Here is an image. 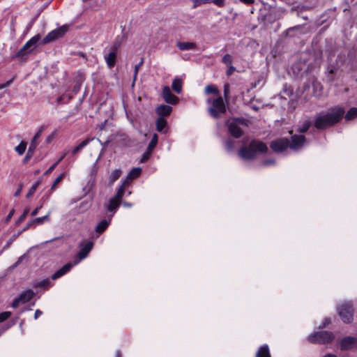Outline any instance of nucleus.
Wrapping results in <instances>:
<instances>
[{
  "mask_svg": "<svg viewBox=\"0 0 357 357\" xmlns=\"http://www.w3.org/2000/svg\"><path fill=\"white\" fill-rule=\"evenodd\" d=\"M344 115V109L342 107L334 106L316 114L313 125L317 130H325L340 123Z\"/></svg>",
  "mask_w": 357,
  "mask_h": 357,
  "instance_id": "obj_1",
  "label": "nucleus"
},
{
  "mask_svg": "<svg viewBox=\"0 0 357 357\" xmlns=\"http://www.w3.org/2000/svg\"><path fill=\"white\" fill-rule=\"evenodd\" d=\"M268 147L265 143L258 139L252 140L248 146H242L238 151V155L243 160H254L257 153H266Z\"/></svg>",
  "mask_w": 357,
  "mask_h": 357,
  "instance_id": "obj_2",
  "label": "nucleus"
},
{
  "mask_svg": "<svg viewBox=\"0 0 357 357\" xmlns=\"http://www.w3.org/2000/svg\"><path fill=\"white\" fill-rule=\"evenodd\" d=\"M335 338L334 333L328 331H319L310 333L307 337V340L314 344H329L332 343Z\"/></svg>",
  "mask_w": 357,
  "mask_h": 357,
  "instance_id": "obj_3",
  "label": "nucleus"
},
{
  "mask_svg": "<svg viewBox=\"0 0 357 357\" xmlns=\"http://www.w3.org/2000/svg\"><path fill=\"white\" fill-rule=\"evenodd\" d=\"M121 45V39L117 37L112 45L107 50H105L104 59L109 69H112L116 65L117 53Z\"/></svg>",
  "mask_w": 357,
  "mask_h": 357,
  "instance_id": "obj_4",
  "label": "nucleus"
},
{
  "mask_svg": "<svg viewBox=\"0 0 357 357\" xmlns=\"http://www.w3.org/2000/svg\"><path fill=\"white\" fill-rule=\"evenodd\" d=\"M248 121L244 118H234L231 121H227L229 133L235 138H240L243 135V130L240 126H248Z\"/></svg>",
  "mask_w": 357,
  "mask_h": 357,
  "instance_id": "obj_5",
  "label": "nucleus"
},
{
  "mask_svg": "<svg viewBox=\"0 0 357 357\" xmlns=\"http://www.w3.org/2000/svg\"><path fill=\"white\" fill-rule=\"evenodd\" d=\"M337 313L345 324H349L354 319V307L351 302H344L337 307Z\"/></svg>",
  "mask_w": 357,
  "mask_h": 357,
  "instance_id": "obj_6",
  "label": "nucleus"
},
{
  "mask_svg": "<svg viewBox=\"0 0 357 357\" xmlns=\"http://www.w3.org/2000/svg\"><path fill=\"white\" fill-rule=\"evenodd\" d=\"M208 112L213 119H219L221 114L226 112V106L222 97L213 100L212 106L208 108Z\"/></svg>",
  "mask_w": 357,
  "mask_h": 357,
  "instance_id": "obj_7",
  "label": "nucleus"
},
{
  "mask_svg": "<svg viewBox=\"0 0 357 357\" xmlns=\"http://www.w3.org/2000/svg\"><path fill=\"white\" fill-rule=\"evenodd\" d=\"M68 31V25H63L56 29L52 30L48 33L45 37L43 38L42 44H47L63 37Z\"/></svg>",
  "mask_w": 357,
  "mask_h": 357,
  "instance_id": "obj_8",
  "label": "nucleus"
},
{
  "mask_svg": "<svg viewBox=\"0 0 357 357\" xmlns=\"http://www.w3.org/2000/svg\"><path fill=\"white\" fill-rule=\"evenodd\" d=\"M40 37V35L38 34L33 37H32L30 40H29L23 47L17 52L16 57H20L24 56L26 53L32 51L36 46V44L39 41Z\"/></svg>",
  "mask_w": 357,
  "mask_h": 357,
  "instance_id": "obj_9",
  "label": "nucleus"
},
{
  "mask_svg": "<svg viewBox=\"0 0 357 357\" xmlns=\"http://www.w3.org/2000/svg\"><path fill=\"white\" fill-rule=\"evenodd\" d=\"M41 133H42V130H40L39 131H38L36 132V134L33 137V139L31 142V144L29 145V147L28 149L27 153L23 159L24 163H27L29 161V160L32 158V156L36 151V149L38 144V142L37 140L40 137Z\"/></svg>",
  "mask_w": 357,
  "mask_h": 357,
  "instance_id": "obj_10",
  "label": "nucleus"
},
{
  "mask_svg": "<svg viewBox=\"0 0 357 357\" xmlns=\"http://www.w3.org/2000/svg\"><path fill=\"white\" fill-rule=\"evenodd\" d=\"M289 146V140L286 138H280L271 142L270 146L272 150L277 153H280L286 150Z\"/></svg>",
  "mask_w": 357,
  "mask_h": 357,
  "instance_id": "obj_11",
  "label": "nucleus"
},
{
  "mask_svg": "<svg viewBox=\"0 0 357 357\" xmlns=\"http://www.w3.org/2000/svg\"><path fill=\"white\" fill-rule=\"evenodd\" d=\"M340 346L342 351H348L357 348V337L347 336L343 337L340 342Z\"/></svg>",
  "mask_w": 357,
  "mask_h": 357,
  "instance_id": "obj_12",
  "label": "nucleus"
},
{
  "mask_svg": "<svg viewBox=\"0 0 357 357\" xmlns=\"http://www.w3.org/2000/svg\"><path fill=\"white\" fill-rule=\"evenodd\" d=\"M305 141L306 138L304 135H293L291 137L289 147L292 150H299L303 146Z\"/></svg>",
  "mask_w": 357,
  "mask_h": 357,
  "instance_id": "obj_13",
  "label": "nucleus"
},
{
  "mask_svg": "<svg viewBox=\"0 0 357 357\" xmlns=\"http://www.w3.org/2000/svg\"><path fill=\"white\" fill-rule=\"evenodd\" d=\"M162 96L165 101L171 105H176L179 98L174 95L168 86H165L162 90Z\"/></svg>",
  "mask_w": 357,
  "mask_h": 357,
  "instance_id": "obj_14",
  "label": "nucleus"
},
{
  "mask_svg": "<svg viewBox=\"0 0 357 357\" xmlns=\"http://www.w3.org/2000/svg\"><path fill=\"white\" fill-rule=\"evenodd\" d=\"M121 203V200L116 199V197H113L109 200L107 204H105V207L106 210L108 212L112 213V214L109 217L112 218V216L114 215L116 210L119 207Z\"/></svg>",
  "mask_w": 357,
  "mask_h": 357,
  "instance_id": "obj_15",
  "label": "nucleus"
},
{
  "mask_svg": "<svg viewBox=\"0 0 357 357\" xmlns=\"http://www.w3.org/2000/svg\"><path fill=\"white\" fill-rule=\"evenodd\" d=\"M50 212H48L47 215L43 217L36 218L31 220L25 226V229L35 228L36 225H43L45 222V221H48L50 220Z\"/></svg>",
  "mask_w": 357,
  "mask_h": 357,
  "instance_id": "obj_16",
  "label": "nucleus"
},
{
  "mask_svg": "<svg viewBox=\"0 0 357 357\" xmlns=\"http://www.w3.org/2000/svg\"><path fill=\"white\" fill-rule=\"evenodd\" d=\"M93 247V243L92 241H88L85 243L79 250L77 253V257L79 259H84L87 257L90 251Z\"/></svg>",
  "mask_w": 357,
  "mask_h": 357,
  "instance_id": "obj_17",
  "label": "nucleus"
},
{
  "mask_svg": "<svg viewBox=\"0 0 357 357\" xmlns=\"http://www.w3.org/2000/svg\"><path fill=\"white\" fill-rule=\"evenodd\" d=\"M72 268L73 264L70 262L67 263L63 267L57 270L54 274L52 275V280H54L61 278V276L67 273L68 271H70Z\"/></svg>",
  "mask_w": 357,
  "mask_h": 357,
  "instance_id": "obj_18",
  "label": "nucleus"
},
{
  "mask_svg": "<svg viewBox=\"0 0 357 357\" xmlns=\"http://www.w3.org/2000/svg\"><path fill=\"white\" fill-rule=\"evenodd\" d=\"M172 111V107L167 105H160L155 109L157 114L159 115L160 117L162 118L168 116L171 114Z\"/></svg>",
  "mask_w": 357,
  "mask_h": 357,
  "instance_id": "obj_19",
  "label": "nucleus"
},
{
  "mask_svg": "<svg viewBox=\"0 0 357 357\" xmlns=\"http://www.w3.org/2000/svg\"><path fill=\"white\" fill-rule=\"evenodd\" d=\"M112 221V218L108 217L107 219H104L101 220L96 227L95 231L96 233L100 234L103 233L110 225Z\"/></svg>",
  "mask_w": 357,
  "mask_h": 357,
  "instance_id": "obj_20",
  "label": "nucleus"
},
{
  "mask_svg": "<svg viewBox=\"0 0 357 357\" xmlns=\"http://www.w3.org/2000/svg\"><path fill=\"white\" fill-rule=\"evenodd\" d=\"M35 296V293L32 289H28L24 291L19 295V299H20L22 303H26L31 301Z\"/></svg>",
  "mask_w": 357,
  "mask_h": 357,
  "instance_id": "obj_21",
  "label": "nucleus"
},
{
  "mask_svg": "<svg viewBox=\"0 0 357 357\" xmlns=\"http://www.w3.org/2000/svg\"><path fill=\"white\" fill-rule=\"evenodd\" d=\"M156 130L161 133H166L167 131V121L165 118L159 117L156 120Z\"/></svg>",
  "mask_w": 357,
  "mask_h": 357,
  "instance_id": "obj_22",
  "label": "nucleus"
},
{
  "mask_svg": "<svg viewBox=\"0 0 357 357\" xmlns=\"http://www.w3.org/2000/svg\"><path fill=\"white\" fill-rule=\"evenodd\" d=\"M27 229H25V227L20 231H19L17 234H13L11 238L7 241V243L4 245V246L2 248V250L1 251V253H2L4 250H8L12 243L25 231Z\"/></svg>",
  "mask_w": 357,
  "mask_h": 357,
  "instance_id": "obj_23",
  "label": "nucleus"
},
{
  "mask_svg": "<svg viewBox=\"0 0 357 357\" xmlns=\"http://www.w3.org/2000/svg\"><path fill=\"white\" fill-rule=\"evenodd\" d=\"M176 47L181 51L194 50L197 45L195 43L191 42H178Z\"/></svg>",
  "mask_w": 357,
  "mask_h": 357,
  "instance_id": "obj_24",
  "label": "nucleus"
},
{
  "mask_svg": "<svg viewBox=\"0 0 357 357\" xmlns=\"http://www.w3.org/2000/svg\"><path fill=\"white\" fill-rule=\"evenodd\" d=\"M183 82L181 78L176 77L173 79L172 83V89L178 94L182 92Z\"/></svg>",
  "mask_w": 357,
  "mask_h": 357,
  "instance_id": "obj_25",
  "label": "nucleus"
},
{
  "mask_svg": "<svg viewBox=\"0 0 357 357\" xmlns=\"http://www.w3.org/2000/svg\"><path fill=\"white\" fill-rule=\"evenodd\" d=\"M255 357H271L268 346L267 344L261 346L257 350Z\"/></svg>",
  "mask_w": 357,
  "mask_h": 357,
  "instance_id": "obj_26",
  "label": "nucleus"
},
{
  "mask_svg": "<svg viewBox=\"0 0 357 357\" xmlns=\"http://www.w3.org/2000/svg\"><path fill=\"white\" fill-rule=\"evenodd\" d=\"M93 138L87 137L84 140H83L81 143H79L74 149L72 151V154L75 155L81 150H82L85 146H86L91 141Z\"/></svg>",
  "mask_w": 357,
  "mask_h": 357,
  "instance_id": "obj_27",
  "label": "nucleus"
},
{
  "mask_svg": "<svg viewBox=\"0 0 357 357\" xmlns=\"http://www.w3.org/2000/svg\"><path fill=\"white\" fill-rule=\"evenodd\" d=\"M128 183L126 181L122 182L121 185L118 188L116 195L114 196L116 199H118L121 201L122 197L125 193V188L126 185H128Z\"/></svg>",
  "mask_w": 357,
  "mask_h": 357,
  "instance_id": "obj_28",
  "label": "nucleus"
},
{
  "mask_svg": "<svg viewBox=\"0 0 357 357\" xmlns=\"http://www.w3.org/2000/svg\"><path fill=\"white\" fill-rule=\"evenodd\" d=\"M344 119L347 121H351L357 117V107H351L346 114Z\"/></svg>",
  "mask_w": 357,
  "mask_h": 357,
  "instance_id": "obj_29",
  "label": "nucleus"
},
{
  "mask_svg": "<svg viewBox=\"0 0 357 357\" xmlns=\"http://www.w3.org/2000/svg\"><path fill=\"white\" fill-rule=\"evenodd\" d=\"M312 124V123L311 121L305 120L303 122H302L301 126H299L298 131L300 133H305L309 130V128L311 127Z\"/></svg>",
  "mask_w": 357,
  "mask_h": 357,
  "instance_id": "obj_30",
  "label": "nucleus"
},
{
  "mask_svg": "<svg viewBox=\"0 0 357 357\" xmlns=\"http://www.w3.org/2000/svg\"><path fill=\"white\" fill-rule=\"evenodd\" d=\"M225 148L227 152H231L235 148V141L231 138H227L225 141Z\"/></svg>",
  "mask_w": 357,
  "mask_h": 357,
  "instance_id": "obj_31",
  "label": "nucleus"
},
{
  "mask_svg": "<svg viewBox=\"0 0 357 357\" xmlns=\"http://www.w3.org/2000/svg\"><path fill=\"white\" fill-rule=\"evenodd\" d=\"M122 173V171L119 169L113 170L109 176V182L114 183L119 178Z\"/></svg>",
  "mask_w": 357,
  "mask_h": 357,
  "instance_id": "obj_32",
  "label": "nucleus"
},
{
  "mask_svg": "<svg viewBox=\"0 0 357 357\" xmlns=\"http://www.w3.org/2000/svg\"><path fill=\"white\" fill-rule=\"evenodd\" d=\"M27 143L24 141H22L15 148V151L19 154L22 155L26 151Z\"/></svg>",
  "mask_w": 357,
  "mask_h": 357,
  "instance_id": "obj_33",
  "label": "nucleus"
},
{
  "mask_svg": "<svg viewBox=\"0 0 357 357\" xmlns=\"http://www.w3.org/2000/svg\"><path fill=\"white\" fill-rule=\"evenodd\" d=\"M158 139V135L156 133H154L152 136V139H151V142H149L146 149L153 151V149L157 146Z\"/></svg>",
  "mask_w": 357,
  "mask_h": 357,
  "instance_id": "obj_34",
  "label": "nucleus"
},
{
  "mask_svg": "<svg viewBox=\"0 0 357 357\" xmlns=\"http://www.w3.org/2000/svg\"><path fill=\"white\" fill-rule=\"evenodd\" d=\"M40 183V180H38L32 185V186L31 187V188L29 189V192H27V194L26 195V198L31 197L35 193V192L36 191Z\"/></svg>",
  "mask_w": 357,
  "mask_h": 357,
  "instance_id": "obj_35",
  "label": "nucleus"
},
{
  "mask_svg": "<svg viewBox=\"0 0 357 357\" xmlns=\"http://www.w3.org/2000/svg\"><path fill=\"white\" fill-rule=\"evenodd\" d=\"M142 169L139 167L133 168L128 174V178L134 179L137 178L141 174Z\"/></svg>",
  "mask_w": 357,
  "mask_h": 357,
  "instance_id": "obj_36",
  "label": "nucleus"
},
{
  "mask_svg": "<svg viewBox=\"0 0 357 357\" xmlns=\"http://www.w3.org/2000/svg\"><path fill=\"white\" fill-rule=\"evenodd\" d=\"M205 92L208 94L213 93L215 95L219 94L218 89L214 85H207L205 87Z\"/></svg>",
  "mask_w": 357,
  "mask_h": 357,
  "instance_id": "obj_37",
  "label": "nucleus"
},
{
  "mask_svg": "<svg viewBox=\"0 0 357 357\" xmlns=\"http://www.w3.org/2000/svg\"><path fill=\"white\" fill-rule=\"evenodd\" d=\"M143 63H144V58L142 57L140 59V61L137 64H136L135 66V70H134V73H133L134 81L136 79V78L137 77L139 69L142 66Z\"/></svg>",
  "mask_w": 357,
  "mask_h": 357,
  "instance_id": "obj_38",
  "label": "nucleus"
},
{
  "mask_svg": "<svg viewBox=\"0 0 357 357\" xmlns=\"http://www.w3.org/2000/svg\"><path fill=\"white\" fill-rule=\"evenodd\" d=\"M331 323L330 318L326 317L322 321L321 324L319 326V329L323 331L324 328H326Z\"/></svg>",
  "mask_w": 357,
  "mask_h": 357,
  "instance_id": "obj_39",
  "label": "nucleus"
},
{
  "mask_svg": "<svg viewBox=\"0 0 357 357\" xmlns=\"http://www.w3.org/2000/svg\"><path fill=\"white\" fill-rule=\"evenodd\" d=\"M232 61H233L232 56L229 54H225L222 59V62L226 65L231 64Z\"/></svg>",
  "mask_w": 357,
  "mask_h": 357,
  "instance_id": "obj_40",
  "label": "nucleus"
},
{
  "mask_svg": "<svg viewBox=\"0 0 357 357\" xmlns=\"http://www.w3.org/2000/svg\"><path fill=\"white\" fill-rule=\"evenodd\" d=\"M29 211V209L28 208H26L24 211L23 213L20 216V218H18V220L16 222V225H20L22 222H23L24 220V219L26 218Z\"/></svg>",
  "mask_w": 357,
  "mask_h": 357,
  "instance_id": "obj_41",
  "label": "nucleus"
},
{
  "mask_svg": "<svg viewBox=\"0 0 357 357\" xmlns=\"http://www.w3.org/2000/svg\"><path fill=\"white\" fill-rule=\"evenodd\" d=\"M11 316V312L8 311L0 313V323L6 321Z\"/></svg>",
  "mask_w": 357,
  "mask_h": 357,
  "instance_id": "obj_42",
  "label": "nucleus"
},
{
  "mask_svg": "<svg viewBox=\"0 0 357 357\" xmlns=\"http://www.w3.org/2000/svg\"><path fill=\"white\" fill-rule=\"evenodd\" d=\"M224 96H225V98L226 100V101L228 100L229 99V93H230V86L228 83L225 84L224 85Z\"/></svg>",
  "mask_w": 357,
  "mask_h": 357,
  "instance_id": "obj_43",
  "label": "nucleus"
},
{
  "mask_svg": "<svg viewBox=\"0 0 357 357\" xmlns=\"http://www.w3.org/2000/svg\"><path fill=\"white\" fill-rule=\"evenodd\" d=\"M151 153H152L151 151L146 149V151L143 153L142 157L140 160V162H146L150 158Z\"/></svg>",
  "mask_w": 357,
  "mask_h": 357,
  "instance_id": "obj_44",
  "label": "nucleus"
},
{
  "mask_svg": "<svg viewBox=\"0 0 357 357\" xmlns=\"http://www.w3.org/2000/svg\"><path fill=\"white\" fill-rule=\"evenodd\" d=\"M193 6L192 8H196L197 7L201 6L203 3H210L208 0H192Z\"/></svg>",
  "mask_w": 357,
  "mask_h": 357,
  "instance_id": "obj_45",
  "label": "nucleus"
},
{
  "mask_svg": "<svg viewBox=\"0 0 357 357\" xmlns=\"http://www.w3.org/2000/svg\"><path fill=\"white\" fill-rule=\"evenodd\" d=\"M50 284V282L49 279H45V280H43L38 282L36 284V287H45L49 286Z\"/></svg>",
  "mask_w": 357,
  "mask_h": 357,
  "instance_id": "obj_46",
  "label": "nucleus"
},
{
  "mask_svg": "<svg viewBox=\"0 0 357 357\" xmlns=\"http://www.w3.org/2000/svg\"><path fill=\"white\" fill-rule=\"evenodd\" d=\"M210 3H213L219 7H223L225 5V0H208Z\"/></svg>",
  "mask_w": 357,
  "mask_h": 357,
  "instance_id": "obj_47",
  "label": "nucleus"
},
{
  "mask_svg": "<svg viewBox=\"0 0 357 357\" xmlns=\"http://www.w3.org/2000/svg\"><path fill=\"white\" fill-rule=\"evenodd\" d=\"M63 176V174H61L54 180V181L53 182V183L51 186V190H53L54 189L56 185L62 180Z\"/></svg>",
  "mask_w": 357,
  "mask_h": 357,
  "instance_id": "obj_48",
  "label": "nucleus"
},
{
  "mask_svg": "<svg viewBox=\"0 0 357 357\" xmlns=\"http://www.w3.org/2000/svg\"><path fill=\"white\" fill-rule=\"evenodd\" d=\"M275 164V160L273 159H267V160H264L262 162H261V165L263 166H269V165H273Z\"/></svg>",
  "mask_w": 357,
  "mask_h": 357,
  "instance_id": "obj_49",
  "label": "nucleus"
},
{
  "mask_svg": "<svg viewBox=\"0 0 357 357\" xmlns=\"http://www.w3.org/2000/svg\"><path fill=\"white\" fill-rule=\"evenodd\" d=\"M20 303H22V302L20 299H19V297H17L11 303V307L13 308H17L19 306Z\"/></svg>",
  "mask_w": 357,
  "mask_h": 357,
  "instance_id": "obj_50",
  "label": "nucleus"
},
{
  "mask_svg": "<svg viewBox=\"0 0 357 357\" xmlns=\"http://www.w3.org/2000/svg\"><path fill=\"white\" fill-rule=\"evenodd\" d=\"M228 66V70H227V75L230 76L233 74L234 70H236L235 67H234L231 64L227 65Z\"/></svg>",
  "mask_w": 357,
  "mask_h": 357,
  "instance_id": "obj_51",
  "label": "nucleus"
},
{
  "mask_svg": "<svg viewBox=\"0 0 357 357\" xmlns=\"http://www.w3.org/2000/svg\"><path fill=\"white\" fill-rule=\"evenodd\" d=\"M50 192L49 194H47V195H44L41 197V199H40V204H43V205L49 200L50 199Z\"/></svg>",
  "mask_w": 357,
  "mask_h": 357,
  "instance_id": "obj_52",
  "label": "nucleus"
},
{
  "mask_svg": "<svg viewBox=\"0 0 357 357\" xmlns=\"http://www.w3.org/2000/svg\"><path fill=\"white\" fill-rule=\"evenodd\" d=\"M15 213V210L14 209H12L9 213L8 214V215L6 216V219H5V222H8L10 219L12 218L13 215H14Z\"/></svg>",
  "mask_w": 357,
  "mask_h": 357,
  "instance_id": "obj_53",
  "label": "nucleus"
},
{
  "mask_svg": "<svg viewBox=\"0 0 357 357\" xmlns=\"http://www.w3.org/2000/svg\"><path fill=\"white\" fill-rule=\"evenodd\" d=\"M42 207H43V204H40V206H38L37 208H35V209L31 212V216H36V215L38 214V213L39 210H40Z\"/></svg>",
  "mask_w": 357,
  "mask_h": 357,
  "instance_id": "obj_54",
  "label": "nucleus"
},
{
  "mask_svg": "<svg viewBox=\"0 0 357 357\" xmlns=\"http://www.w3.org/2000/svg\"><path fill=\"white\" fill-rule=\"evenodd\" d=\"M43 314V312L40 310H36L34 314V319H37L40 316Z\"/></svg>",
  "mask_w": 357,
  "mask_h": 357,
  "instance_id": "obj_55",
  "label": "nucleus"
},
{
  "mask_svg": "<svg viewBox=\"0 0 357 357\" xmlns=\"http://www.w3.org/2000/svg\"><path fill=\"white\" fill-rule=\"evenodd\" d=\"M57 165V164L55 162L54 164H53L45 173V174H47L49 173H50L54 168Z\"/></svg>",
  "mask_w": 357,
  "mask_h": 357,
  "instance_id": "obj_56",
  "label": "nucleus"
},
{
  "mask_svg": "<svg viewBox=\"0 0 357 357\" xmlns=\"http://www.w3.org/2000/svg\"><path fill=\"white\" fill-rule=\"evenodd\" d=\"M239 1L246 5H250L255 2V0H239Z\"/></svg>",
  "mask_w": 357,
  "mask_h": 357,
  "instance_id": "obj_57",
  "label": "nucleus"
},
{
  "mask_svg": "<svg viewBox=\"0 0 357 357\" xmlns=\"http://www.w3.org/2000/svg\"><path fill=\"white\" fill-rule=\"evenodd\" d=\"M22 185H20V187L18 188V189L16 190V192H15L14 194V196L15 197H18L20 194H21V192H22Z\"/></svg>",
  "mask_w": 357,
  "mask_h": 357,
  "instance_id": "obj_58",
  "label": "nucleus"
},
{
  "mask_svg": "<svg viewBox=\"0 0 357 357\" xmlns=\"http://www.w3.org/2000/svg\"><path fill=\"white\" fill-rule=\"evenodd\" d=\"M123 206H125V207H131L132 206V204L131 203H129V202H123L122 203Z\"/></svg>",
  "mask_w": 357,
  "mask_h": 357,
  "instance_id": "obj_59",
  "label": "nucleus"
},
{
  "mask_svg": "<svg viewBox=\"0 0 357 357\" xmlns=\"http://www.w3.org/2000/svg\"><path fill=\"white\" fill-rule=\"evenodd\" d=\"M10 82H11V80L8 81V82H7L5 84H3V85H0V89H3L4 86H8V85L10 84Z\"/></svg>",
  "mask_w": 357,
  "mask_h": 357,
  "instance_id": "obj_60",
  "label": "nucleus"
},
{
  "mask_svg": "<svg viewBox=\"0 0 357 357\" xmlns=\"http://www.w3.org/2000/svg\"><path fill=\"white\" fill-rule=\"evenodd\" d=\"M323 357H337V356L335 354H327L324 355Z\"/></svg>",
  "mask_w": 357,
  "mask_h": 357,
  "instance_id": "obj_61",
  "label": "nucleus"
},
{
  "mask_svg": "<svg viewBox=\"0 0 357 357\" xmlns=\"http://www.w3.org/2000/svg\"><path fill=\"white\" fill-rule=\"evenodd\" d=\"M66 154H63L60 157V158L56 162V163L58 165L65 157Z\"/></svg>",
  "mask_w": 357,
  "mask_h": 357,
  "instance_id": "obj_62",
  "label": "nucleus"
},
{
  "mask_svg": "<svg viewBox=\"0 0 357 357\" xmlns=\"http://www.w3.org/2000/svg\"><path fill=\"white\" fill-rule=\"evenodd\" d=\"M116 357H121V352L120 351H116Z\"/></svg>",
  "mask_w": 357,
  "mask_h": 357,
  "instance_id": "obj_63",
  "label": "nucleus"
},
{
  "mask_svg": "<svg viewBox=\"0 0 357 357\" xmlns=\"http://www.w3.org/2000/svg\"><path fill=\"white\" fill-rule=\"evenodd\" d=\"M109 140H107L106 142H105L103 144L101 143V144L103 146H106L109 144Z\"/></svg>",
  "mask_w": 357,
  "mask_h": 357,
  "instance_id": "obj_64",
  "label": "nucleus"
}]
</instances>
